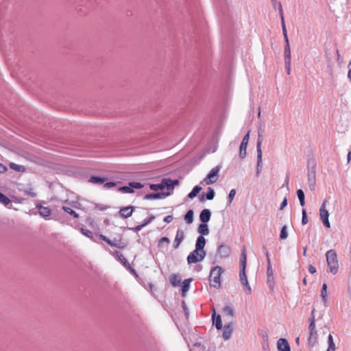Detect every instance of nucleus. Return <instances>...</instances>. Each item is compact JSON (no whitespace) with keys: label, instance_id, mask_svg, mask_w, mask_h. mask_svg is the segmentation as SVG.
Returning a JSON list of instances; mask_svg holds the SVG:
<instances>
[{"label":"nucleus","instance_id":"nucleus-19","mask_svg":"<svg viewBox=\"0 0 351 351\" xmlns=\"http://www.w3.org/2000/svg\"><path fill=\"white\" fill-rule=\"evenodd\" d=\"M134 209V206H128L121 208L119 213L122 217L128 218L132 216Z\"/></svg>","mask_w":351,"mask_h":351},{"label":"nucleus","instance_id":"nucleus-4","mask_svg":"<svg viewBox=\"0 0 351 351\" xmlns=\"http://www.w3.org/2000/svg\"><path fill=\"white\" fill-rule=\"evenodd\" d=\"M206 256V252L205 250H197V248L195 247V249L187 256V262L189 265L197 263V262L202 261Z\"/></svg>","mask_w":351,"mask_h":351},{"label":"nucleus","instance_id":"nucleus-34","mask_svg":"<svg viewBox=\"0 0 351 351\" xmlns=\"http://www.w3.org/2000/svg\"><path fill=\"white\" fill-rule=\"evenodd\" d=\"M170 282L173 287L178 286L180 283L181 279L176 274H171L169 277Z\"/></svg>","mask_w":351,"mask_h":351},{"label":"nucleus","instance_id":"nucleus-39","mask_svg":"<svg viewBox=\"0 0 351 351\" xmlns=\"http://www.w3.org/2000/svg\"><path fill=\"white\" fill-rule=\"evenodd\" d=\"M62 210L65 211L66 213L70 214L72 215L74 218H78L79 215L73 210L72 208L67 207V206H62Z\"/></svg>","mask_w":351,"mask_h":351},{"label":"nucleus","instance_id":"nucleus-22","mask_svg":"<svg viewBox=\"0 0 351 351\" xmlns=\"http://www.w3.org/2000/svg\"><path fill=\"white\" fill-rule=\"evenodd\" d=\"M213 324L215 325V327L217 330H221L223 328L221 318L220 315H216L215 310L213 309V314L212 315Z\"/></svg>","mask_w":351,"mask_h":351},{"label":"nucleus","instance_id":"nucleus-60","mask_svg":"<svg viewBox=\"0 0 351 351\" xmlns=\"http://www.w3.org/2000/svg\"><path fill=\"white\" fill-rule=\"evenodd\" d=\"M332 343H335L333 341V338H332V335L330 334L328 335V344H332Z\"/></svg>","mask_w":351,"mask_h":351},{"label":"nucleus","instance_id":"nucleus-64","mask_svg":"<svg viewBox=\"0 0 351 351\" xmlns=\"http://www.w3.org/2000/svg\"><path fill=\"white\" fill-rule=\"evenodd\" d=\"M348 77L350 79V80L351 81V67L349 68V71H348Z\"/></svg>","mask_w":351,"mask_h":351},{"label":"nucleus","instance_id":"nucleus-20","mask_svg":"<svg viewBox=\"0 0 351 351\" xmlns=\"http://www.w3.org/2000/svg\"><path fill=\"white\" fill-rule=\"evenodd\" d=\"M217 252L221 256V257H228L230 254V249L228 245L225 244H221L218 246Z\"/></svg>","mask_w":351,"mask_h":351},{"label":"nucleus","instance_id":"nucleus-27","mask_svg":"<svg viewBox=\"0 0 351 351\" xmlns=\"http://www.w3.org/2000/svg\"><path fill=\"white\" fill-rule=\"evenodd\" d=\"M327 288H328L327 284L324 283L322 285V291H321V297H322V301L324 302L325 306H327V303H328V293H327Z\"/></svg>","mask_w":351,"mask_h":351},{"label":"nucleus","instance_id":"nucleus-42","mask_svg":"<svg viewBox=\"0 0 351 351\" xmlns=\"http://www.w3.org/2000/svg\"><path fill=\"white\" fill-rule=\"evenodd\" d=\"M287 226H283L281 228L280 233V238L281 239H286L288 237V233H287Z\"/></svg>","mask_w":351,"mask_h":351},{"label":"nucleus","instance_id":"nucleus-56","mask_svg":"<svg viewBox=\"0 0 351 351\" xmlns=\"http://www.w3.org/2000/svg\"><path fill=\"white\" fill-rule=\"evenodd\" d=\"M7 170H8V168L6 167V166L2 163H0V173H3L6 172Z\"/></svg>","mask_w":351,"mask_h":351},{"label":"nucleus","instance_id":"nucleus-13","mask_svg":"<svg viewBox=\"0 0 351 351\" xmlns=\"http://www.w3.org/2000/svg\"><path fill=\"white\" fill-rule=\"evenodd\" d=\"M267 284L271 291H273L274 287V272L271 267V262L269 261V265H267Z\"/></svg>","mask_w":351,"mask_h":351},{"label":"nucleus","instance_id":"nucleus-14","mask_svg":"<svg viewBox=\"0 0 351 351\" xmlns=\"http://www.w3.org/2000/svg\"><path fill=\"white\" fill-rule=\"evenodd\" d=\"M171 195L170 192H158V193H151L146 194L143 199H156L165 198Z\"/></svg>","mask_w":351,"mask_h":351},{"label":"nucleus","instance_id":"nucleus-35","mask_svg":"<svg viewBox=\"0 0 351 351\" xmlns=\"http://www.w3.org/2000/svg\"><path fill=\"white\" fill-rule=\"evenodd\" d=\"M160 183H161L162 189H164L165 188H167L168 190L172 189L171 179L162 178L161 180Z\"/></svg>","mask_w":351,"mask_h":351},{"label":"nucleus","instance_id":"nucleus-17","mask_svg":"<svg viewBox=\"0 0 351 351\" xmlns=\"http://www.w3.org/2000/svg\"><path fill=\"white\" fill-rule=\"evenodd\" d=\"M184 232L181 230L178 229L176 232V235L174 239L173 242V248L177 249L179 247L180 243L182 242V241L184 239Z\"/></svg>","mask_w":351,"mask_h":351},{"label":"nucleus","instance_id":"nucleus-18","mask_svg":"<svg viewBox=\"0 0 351 351\" xmlns=\"http://www.w3.org/2000/svg\"><path fill=\"white\" fill-rule=\"evenodd\" d=\"M277 348L278 351H291L288 341L285 338H280L277 341Z\"/></svg>","mask_w":351,"mask_h":351},{"label":"nucleus","instance_id":"nucleus-26","mask_svg":"<svg viewBox=\"0 0 351 351\" xmlns=\"http://www.w3.org/2000/svg\"><path fill=\"white\" fill-rule=\"evenodd\" d=\"M36 207L39 208V213L43 217H49L51 214V210L49 208L37 204Z\"/></svg>","mask_w":351,"mask_h":351},{"label":"nucleus","instance_id":"nucleus-53","mask_svg":"<svg viewBox=\"0 0 351 351\" xmlns=\"http://www.w3.org/2000/svg\"><path fill=\"white\" fill-rule=\"evenodd\" d=\"M287 205V199L285 197L280 206V210H283Z\"/></svg>","mask_w":351,"mask_h":351},{"label":"nucleus","instance_id":"nucleus-59","mask_svg":"<svg viewBox=\"0 0 351 351\" xmlns=\"http://www.w3.org/2000/svg\"><path fill=\"white\" fill-rule=\"evenodd\" d=\"M178 184H179V180H171V185H172V189L171 190H173V188L176 186L178 185Z\"/></svg>","mask_w":351,"mask_h":351},{"label":"nucleus","instance_id":"nucleus-23","mask_svg":"<svg viewBox=\"0 0 351 351\" xmlns=\"http://www.w3.org/2000/svg\"><path fill=\"white\" fill-rule=\"evenodd\" d=\"M107 180L108 178L106 177L93 176L89 178L88 182L95 184H101L104 183Z\"/></svg>","mask_w":351,"mask_h":351},{"label":"nucleus","instance_id":"nucleus-51","mask_svg":"<svg viewBox=\"0 0 351 351\" xmlns=\"http://www.w3.org/2000/svg\"><path fill=\"white\" fill-rule=\"evenodd\" d=\"M162 243H169L170 240L166 237H162L158 241V246L160 247Z\"/></svg>","mask_w":351,"mask_h":351},{"label":"nucleus","instance_id":"nucleus-44","mask_svg":"<svg viewBox=\"0 0 351 351\" xmlns=\"http://www.w3.org/2000/svg\"><path fill=\"white\" fill-rule=\"evenodd\" d=\"M236 190L234 189H231L230 193H229V195H228V205H230V204L232 203L235 195H236Z\"/></svg>","mask_w":351,"mask_h":351},{"label":"nucleus","instance_id":"nucleus-32","mask_svg":"<svg viewBox=\"0 0 351 351\" xmlns=\"http://www.w3.org/2000/svg\"><path fill=\"white\" fill-rule=\"evenodd\" d=\"M198 232L201 234L200 236L207 235L209 234V229L206 223H202L199 225Z\"/></svg>","mask_w":351,"mask_h":351},{"label":"nucleus","instance_id":"nucleus-7","mask_svg":"<svg viewBox=\"0 0 351 351\" xmlns=\"http://www.w3.org/2000/svg\"><path fill=\"white\" fill-rule=\"evenodd\" d=\"M128 184V186L119 187L118 191L123 193H134V189H140L143 187V185L138 182H130Z\"/></svg>","mask_w":351,"mask_h":351},{"label":"nucleus","instance_id":"nucleus-46","mask_svg":"<svg viewBox=\"0 0 351 351\" xmlns=\"http://www.w3.org/2000/svg\"><path fill=\"white\" fill-rule=\"evenodd\" d=\"M149 189L153 191L162 190L161 183L159 184H150Z\"/></svg>","mask_w":351,"mask_h":351},{"label":"nucleus","instance_id":"nucleus-28","mask_svg":"<svg viewBox=\"0 0 351 351\" xmlns=\"http://www.w3.org/2000/svg\"><path fill=\"white\" fill-rule=\"evenodd\" d=\"M284 56L285 64H289V62H291V49L289 45H285Z\"/></svg>","mask_w":351,"mask_h":351},{"label":"nucleus","instance_id":"nucleus-15","mask_svg":"<svg viewBox=\"0 0 351 351\" xmlns=\"http://www.w3.org/2000/svg\"><path fill=\"white\" fill-rule=\"evenodd\" d=\"M234 324L232 322H230L228 324H225L223 327V331L222 334V337L224 340H228L233 332Z\"/></svg>","mask_w":351,"mask_h":351},{"label":"nucleus","instance_id":"nucleus-3","mask_svg":"<svg viewBox=\"0 0 351 351\" xmlns=\"http://www.w3.org/2000/svg\"><path fill=\"white\" fill-rule=\"evenodd\" d=\"M263 141V135L258 130V138L256 143V152H257V164H256V176L258 177L262 169H263V160H262V150H261V144Z\"/></svg>","mask_w":351,"mask_h":351},{"label":"nucleus","instance_id":"nucleus-40","mask_svg":"<svg viewBox=\"0 0 351 351\" xmlns=\"http://www.w3.org/2000/svg\"><path fill=\"white\" fill-rule=\"evenodd\" d=\"M215 195V193L214 189L211 187H208V191L206 194V199L208 200H212L214 199Z\"/></svg>","mask_w":351,"mask_h":351},{"label":"nucleus","instance_id":"nucleus-37","mask_svg":"<svg viewBox=\"0 0 351 351\" xmlns=\"http://www.w3.org/2000/svg\"><path fill=\"white\" fill-rule=\"evenodd\" d=\"M10 169L18 171V172H25V167L23 165H19L14 162L10 163Z\"/></svg>","mask_w":351,"mask_h":351},{"label":"nucleus","instance_id":"nucleus-43","mask_svg":"<svg viewBox=\"0 0 351 351\" xmlns=\"http://www.w3.org/2000/svg\"><path fill=\"white\" fill-rule=\"evenodd\" d=\"M80 232L85 235L86 237L92 239L93 238V233L90 230L82 228H80Z\"/></svg>","mask_w":351,"mask_h":351},{"label":"nucleus","instance_id":"nucleus-61","mask_svg":"<svg viewBox=\"0 0 351 351\" xmlns=\"http://www.w3.org/2000/svg\"><path fill=\"white\" fill-rule=\"evenodd\" d=\"M328 350H331V351H335V343L328 344Z\"/></svg>","mask_w":351,"mask_h":351},{"label":"nucleus","instance_id":"nucleus-50","mask_svg":"<svg viewBox=\"0 0 351 351\" xmlns=\"http://www.w3.org/2000/svg\"><path fill=\"white\" fill-rule=\"evenodd\" d=\"M143 227H145V226H143V223L141 224V225H138L134 228H129V230H131L134 232H138L140 231Z\"/></svg>","mask_w":351,"mask_h":351},{"label":"nucleus","instance_id":"nucleus-30","mask_svg":"<svg viewBox=\"0 0 351 351\" xmlns=\"http://www.w3.org/2000/svg\"><path fill=\"white\" fill-rule=\"evenodd\" d=\"M193 280L192 278H187L184 280L182 285V295L184 296L185 293L189 291L190 283Z\"/></svg>","mask_w":351,"mask_h":351},{"label":"nucleus","instance_id":"nucleus-36","mask_svg":"<svg viewBox=\"0 0 351 351\" xmlns=\"http://www.w3.org/2000/svg\"><path fill=\"white\" fill-rule=\"evenodd\" d=\"M297 196L300 201V204L302 206L305 205V195L304 191L302 189H298L297 191Z\"/></svg>","mask_w":351,"mask_h":351},{"label":"nucleus","instance_id":"nucleus-54","mask_svg":"<svg viewBox=\"0 0 351 351\" xmlns=\"http://www.w3.org/2000/svg\"><path fill=\"white\" fill-rule=\"evenodd\" d=\"M25 193L26 195H29V196L32 197H36V193H34V192H32V189H29V190H28V191H25Z\"/></svg>","mask_w":351,"mask_h":351},{"label":"nucleus","instance_id":"nucleus-9","mask_svg":"<svg viewBox=\"0 0 351 351\" xmlns=\"http://www.w3.org/2000/svg\"><path fill=\"white\" fill-rule=\"evenodd\" d=\"M278 8H279V14L280 16V21H281V25L282 29V34L285 40V45H289V38L287 36V31L285 25V17H284V13H283V9L281 4V2L278 3Z\"/></svg>","mask_w":351,"mask_h":351},{"label":"nucleus","instance_id":"nucleus-47","mask_svg":"<svg viewBox=\"0 0 351 351\" xmlns=\"http://www.w3.org/2000/svg\"><path fill=\"white\" fill-rule=\"evenodd\" d=\"M302 224L305 225L308 223V217H307L306 211L304 208L302 209Z\"/></svg>","mask_w":351,"mask_h":351},{"label":"nucleus","instance_id":"nucleus-6","mask_svg":"<svg viewBox=\"0 0 351 351\" xmlns=\"http://www.w3.org/2000/svg\"><path fill=\"white\" fill-rule=\"evenodd\" d=\"M308 346L309 347H314L317 343L318 334L316 330L315 324L308 326Z\"/></svg>","mask_w":351,"mask_h":351},{"label":"nucleus","instance_id":"nucleus-16","mask_svg":"<svg viewBox=\"0 0 351 351\" xmlns=\"http://www.w3.org/2000/svg\"><path fill=\"white\" fill-rule=\"evenodd\" d=\"M239 278L241 282L247 288V293L250 294L252 289L247 281L245 269L240 268Z\"/></svg>","mask_w":351,"mask_h":351},{"label":"nucleus","instance_id":"nucleus-33","mask_svg":"<svg viewBox=\"0 0 351 351\" xmlns=\"http://www.w3.org/2000/svg\"><path fill=\"white\" fill-rule=\"evenodd\" d=\"M202 187L197 185L193 187L192 191L188 194L187 197L189 199H193L197 195V194L201 191Z\"/></svg>","mask_w":351,"mask_h":351},{"label":"nucleus","instance_id":"nucleus-45","mask_svg":"<svg viewBox=\"0 0 351 351\" xmlns=\"http://www.w3.org/2000/svg\"><path fill=\"white\" fill-rule=\"evenodd\" d=\"M315 309L313 308L311 313V317L309 318V325H314L315 324Z\"/></svg>","mask_w":351,"mask_h":351},{"label":"nucleus","instance_id":"nucleus-2","mask_svg":"<svg viewBox=\"0 0 351 351\" xmlns=\"http://www.w3.org/2000/svg\"><path fill=\"white\" fill-rule=\"evenodd\" d=\"M223 273V269L220 266H215L212 268L209 275V281L210 286L219 289L221 287V276Z\"/></svg>","mask_w":351,"mask_h":351},{"label":"nucleus","instance_id":"nucleus-5","mask_svg":"<svg viewBox=\"0 0 351 351\" xmlns=\"http://www.w3.org/2000/svg\"><path fill=\"white\" fill-rule=\"evenodd\" d=\"M99 238L102 241L106 242L110 246H113L119 249H124L127 245V243L125 241H123L121 239H117L116 238H114L113 240H111L103 234H100Z\"/></svg>","mask_w":351,"mask_h":351},{"label":"nucleus","instance_id":"nucleus-41","mask_svg":"<svg viewBox=\"0 0 351 351\" xmlns=\"http://www.w3.org/2000/svg\"><path fill=\"white\" fill-rule=\"evenodd\" d=\"M0 202L5 206H8L11 203V201L6 195L0 192Z\"/></svg>","mask_w":351,"mask_h":351},{"label":"nucleus","instance_id":"nucleus-21","mask_svg":"<svg viewBox=\"0 0 351 351\" xmlns=\"http://www.w3.org/2000/svg\"><path fill=\"white\" fill-rule=\"evenodd\" d=\"M211 212L209 209L205 208L202 210L199 214V220L202 223H207L210 221Z\"/></svg>","mask_w":351,"mask_h":351},{"label":"nucleus","instance_id":"nucleus-58","mask_svg":"<svg viewBox=\"0 0 351 351\" xmlns=\"http://www.w3.org/2000/svg\"><path fill=\"white\" fill-rule=\"evenodd\" d=\"M182 306H183V308H184V313H185V315L186 317H188L189 316V310L187 308V307L186 306V304L184 302H182Z\"/></svg>","mask_w":351,"mask_h":351},{"label":"nucleus","instance_id":"nucleus-11","mask_svg":"<svg viewBox=\"0 0 351 351\" xmlns=\"http://www.w3.org/2000/svg\"><path fill=\"white\" fill-rule=\"evenodd\" d=\"M250 139V131L243 137L239 147V158L243 159L247 155V146Z\"/></svg>","mask_w":351,"mask_h":351},{"label":"nucleus","instance_id":"nucleus-29","mask_svg":"<svg viewBox=\"0 0 351 351\" xmlns=\"http://www.w3.org/2000/svg\"><path fill=\"white\" fill-rule=\"evenodd\" d=\"M246 265H247V254H246L245 247H243L242 252H241V258H240V268L245 269Z\"/></svg>","mask_w":351,"mask_h":351},{"label":"nucleus","instance_id":"nucleus-25","mask_svg":"<svg viewBox=\"0 0 351 351\" xmlns=\"http://www.w3.org/2000/svg\"><path fill=\"white\" fill-rule=\"evenodd\" d=\"M205 245L206 239L204 236H199L196 240L195 247L197 248V250H204Z\"/></svg>","mask_w":351,"mask_h":351},{"label":"nucleus","instance_id":"nucleus-49","mask_svg":"<svg viewBox=\"0 0 351 351\" xmlns=\"http://www.w3.org/2000/svg\"><path fill=\"white\" fill-rule=\"evenodd\" d=\"M155 219V216L154 215H152L149 218L144 220L143 223V226H146L149 223H150L154 219Z\"/></svg>","mask_w":351,"mask_h":351},{"label":"nucleus","instance_id":"nucleus-52","mask_svg":"<svg viewBox=\"0 0 351 351\" xmlns=\"http://www.w3.org/2000/svg\"><path fill=\"white\" fill-rule=\"evenodd\" d=\"M126 269L135 277H138V274L136 270L133 267H132L131 265H128V267Z\"/></svg>","mask_w":351,"mask_h":351},{"label":"nucleus","instance_id":"nucleus-8","mask_svg":"<svg viewBox=\"0 0 351 351\" xmlns=\"http://www.w3.org/2000/svg\"><path fill=\"white\" fill-rule=\"evenodd\" d=\"M326 201H324L319 208V216L323 224L326 228H330V224L328 220L329 213L326 208Z\"/></svg>","mask_w":351,"mask_h":351},{"label":"nucleus","instance_id":"nucleus-62","mask_svg":"<svg viewBox=\"0 0 351 351\" xmlns=\"http://www.w3.org/2000/svg\"><path fill=\"white\" fill-rule=\"evenodd\" d=\"M289 176L287 175L286 178H285V183H284V185L285 186H288L289 184Z\"/></svg>","mask_w":351,"mask_h":351},{"label":"nucleus","instance_id":"nucleus-1","mask_svg":"<svg viewBox=\"0 0 351 351\" xmlns=\"http://www.w3.org/2000/svg\"><path fill=\"white\" fill-rule=\"evenodd\" d=\"M326 256L328 268V271L331 272L332 274H336L338 272L339 265L335 250H328L326 254Z\"/></svg>","mask_w":351,"mask_h":351},{"label":"nucleus","instance_id":"nucleus-31","mask_svg":"<svg viewBox=\"0 0 351 351\" xmlns=\"http://www.w3.org/2000/svg\"><path fill=\"white\" fill-rule=\"evenodd\" d=\"M223 312L225 315H229L232 317L235 316V311L234 307L231 305H227L223 308Z\"/></svg>","mask_w":351,"mask_h":351},{"label":"nucleus","instance_id":"nucleus-12","mask_svg":"<svg viewBox=\"0 0 351 351\" xmlns=\"http://www.w3.org/2000/svg\"><path fill=\"white\" fill-rule=\"evenodd\" d=\"M220 167L219 166H217L210 171L206 178L204 180V181L206 182V184H211L217 181V176Z\"/></svg>","mask_w":351,"mask_h":351},{"label":"nucleus","instance_id":"nucleus-63","mask_svg":"<svg viewBox=\"0 0 351 351\" xmlns=\"http://www.w3.org/2000/svg\"><path fill=\"white\" fill-rule=\"evenodd\" d=\"M350 160H351V151H349L348 154V162H350Z\"/></svg>","mask_w":351,"mask_h":351},{"label":"nucleus","instance_id":"nucleus-10","mask_svg":"<svg viewBox=\"0 0 351 351\" xmlns=\"http://www.w3.org/2000/svg\"><path fill=\"white\" fill-rule=\"evenodd\" d=\"M308 185L311 191L315 190L316 185L315 168L312 167L308 169Z\"/></svg>","mask_w":351,"mask_h":351},{"label":"nucleus","instance_id":"nucleus-55","mask_svg":"<svg viewBox=\"0 0 351 351\" xmlns=\"http://www.w3.org/2000/svg\"><path fill=\"white\" fill-rule=\"evenodd\" d=\"M173 220V216L172 215H167L164 217L163 221L166 223H170Z\"/></svg>","mask_w":351,"mask_h":351},{"label":"nucleus","instance_id":"nucleus-38","mask_svg":"<svg viewBox=\"0 0 351 351\" xmlns=\"http://www.w3.org/2000/svg\"><path fill=\"white\" fill-rule=\"evenodd\" d=\"M193 210H189L184 215V220L187 223H191L193 221Z\"/></svg>","mask_w":351,"mask_h":351},{"label":"nucleus","instance_id":"nucleus-57","mask_svg":"<svg viewBox=\"0 0 351 351\" xmlns=\"http://www.w3.org/2000/svg\"><path fill=\"white\" fill-rule=\"evenodd\" d=\"M308 270L312 274H313L316 272V268L314 266H313L312 265H308Z\"/></svg>","mask_w":351,"mask_h":351},{"label":"nucleus","instance_id":"nucleus-24","mask_svg":"<svg viewBox=\"0 0 351 351\" xmlns=\"http://www.w3.org/2000/svg\"><path fill=\"white\" fill-rule=\"evenodd\" d=\"M113 255L117 258V259L122 263V265L127 268L130 264L128 263L127 259L123 256L121 252L115 251Z\"/></svg>","mask_w":351,"mask_h":351},{"label":"nucleus","instance_id":"nucleus-48","mask_svg":"<svg viewBox=\"0 0 351 351\" xmlns=\"http://www.w3.org/2000/svg\"><path fill=\"white\" fill-rule=\"evenodd\" d=\"M119 182H106L104 184V187L105 189H111V188H113L114 186H117V184H118Z\"/></svg>","mask_w":351,"mask_h":351}]
</instances>
